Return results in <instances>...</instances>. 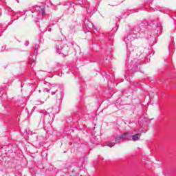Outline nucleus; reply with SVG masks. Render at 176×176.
I'll return each mask as SVG.
<instances>
[{
    "instance_id": "obj_8",
    "label": "nucleus",
    "mask_w": 176,
    "mask_h": 176,
    "mask_svg": "<svg viewBox=\"0 0 176 176\" xmlns=\"http://www.w3.org/2000/svg\"><path fill=\"white\" fill-rule=\"evenodd\" d=\"M34 53H38V50H36V49H34Z\"/></svg>"
},
{
    "instance_id": "obj_1",
    "label": "nucleus",
    "mask_w": 176,
    "mask_h": 176,
    "mask_svg": "<svg viewBox=\"0 0 176 176\" xmlns=\"http://www.w3.org/2000/svg\"><path fill=\"white\" fill-rule=\"evenodd\" d=\"M120 140H128V141H130L131 140V135H129V133H124V134L121 135L119 138H117L114 140H112L111 142H109L107 144V146H109V148L115 146L116 142H119Z\"/></svg>"
},
{
    "instance_id": "obj_9",
    "label": "nucleus",
    "mask_w": 176,
    "mask_h": 176,
    "mask_svg": "<svg viewBox=\"0 0 176 176\" xmlns=\"http://www.w3.org/2000/svg\"><path fill=\"white\" fill-rule=\"evenodd\" d=\"M36 47H39V45H36Z\"/></svg>"
},
{
    "instance_id": "obj_6",
    "label": "nucleus",
    "mask_w": 176,
    "mask_h": 176,
    "mask_svg": "<svg viewBox=\"0 0 176 176\" xmlns=\"http://www.w3.org/2000/svg\"><path fill=\"white\" fill-rule=\"evenodd\" d=\"M45 13V9H41V14H43Z\"/></svg>"
},
{
    "instance_id": "obj_11",
    "label": "nucleus",
    "mask_w": 176,
    "mask_h": 176,
    "mask_svg": "<svg viewBox=\"0 0 176 176\" xmlns=\"http://www.w3.org/2000/svg\"><path fill=\"white\" fill-rule=\"evenodd\" d=\"M43 103H44V102H41V104H43Z\"/></svg>"
},
{
    "instance_id": "obj_2",
    "label": "nucleus",
    "mask_w": 176,
    "mask_h": 176,
    "mask_svg": "<svg viewBox=\"0 0 176 176\" xmlns=\"http://www.w3.org/2000/svg\"><path fill=\"white\" fill-rule=\"evenodd\" d=\"M140 138H141V133H137L132 135V140L138 141Z\"/></svg>"
},
{
    "instance_id": "obj_5",
    "label": "nucleus",
    "mask_w": 176,
    "mask_h": 176,
    "mask_svg": "<svg viewBox=\"0 0 176 176\" xmlns=\"http://www.w3.org/2000/svg\"><path fill=\"white\" fill-rule=\"evenodd\" d=\"M25 45L28 46V45H30V42L28 41H25Z\"/></svg>"
},
{
    "instance_id": "obj_10",
    "label": "nucleus",
    "mask_w": 176,
    "mask_h": 176,
    "mask_svg": "<svg viewBox=\"0 0 176 176\" xmlns=\"http://www.w3.org/2000/svg\"><path fill=\"white\" fill-rule=\"evenodd\" d=\"M45 113H46V115H49V113H47V111H45Z\"/></svg>"
},
{
    "instance_id": "obj_3",
    "label": "nucleus",
    "mask_w": 176,
    "mask_h": 176,
    "mask_svg": "<svg viewBox=\"0 0 176 176\" xmlns=\"http://www.w3.org/2000/svg\"><path fill=\"white\" fill-rule=\"evenodd\" d=\"M85 27L87 30H90V28H91V27H93V28H94V26L93 25V23H91V22L86 23Z\"/></svg>"
},
{
    "instance_id": "obj_7",
    "label": "nucleus",
    "mask_w": 176,
    "mask_h": 176,
    "mask_svg": "<svg viewBox=\"0 0 176 176\" xmlns=\"http://www.w3.org/2000/svg\"><path fill=\"white\" fill-rule=\"evenodd\" d=\"M44 91H46L47 93H49L50 90H49V89L46 88V89L44 90Z\"/></svg>"
},
{
    "instance_id": "obj_4",
    "label": "nucleus",
    "mask_w": 176,
    "mask_h": 176,
    "mask_svg": "<svg viewBox=\"0 0 176 176\" xmlns=\"http://www.w3.org/2000/svg\"><path fill=\"white\" fill-rule=\"evenodd\" d=\"M56 50H57V53H58V54H60V52H61V50H63V47H56Z\"/></svg>"
}]
</instances>
